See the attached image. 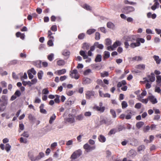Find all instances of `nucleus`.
<instances>
[{"label":"nucleus","mask_w":161,"mask_h":161,"mask_svg":"<svg viewBox=\"0 0 161 161\" xmlns=\"http://www.w3.org/2000/svg\"><path fill=\"white\" fill-rule=\"evenodd\" d=\"M45 156L44 154L42 152H40L38 155L35 157L32 151H29L28 153V156L31 161H38L41 159Z\"/></svg>","instance_id":"1"},{"label":"nucleus","mask_w":161,"mask_h":161,"mask_svg":"<svg viewBox=\"0 0 161 161\" xmlns=\"http://www.w3.org/2000/svg\"><path fill=\"white\" fill-rule=\"evenodd\" d=\"M124 38L125 41L124 42L125 47V48H128L130 45L129 43L130 44L133 42H135L136 37L135 36L132 35L125 36L124 37Z\"/></svg>","instance_id":"2"},{"label":"nucleus","mask_w":161,"mask_h":161,"mask_svg":"<svg viewBox=\"0 0 161 161\" xmlns=\"http://www.w3.org/2000/svg\"><path fill=\"white\" fill-rule=\"evenodd\" d=\"M136 42H133L130 43V46L132 48H134L137 47L139 46L140 45V42L144 43L145 42V40L142 38H137L136 39Z\"/></svg>","instance_id":"3"},{"label":"nucleus","mask_w":161,"mask_h":161,"mask_svg":"<svg viewBox=\"0 0 161 161\" xmlns=\"http://www.w3.org/2000/svg\"><path fill=\"white\" fill-rule=\"evenodd\" d=\"M64 122L66 123H69L70 124H72L75 122L74 115L69 114V115L68 117L64 119Z\"/></svg>","instance_id":"4"},{"label":"nucleus","mask_w":161,"mask_h":161,"mask_svg":"<svg viewBox=\"0 0 161 161\" xmlns=\"http://www.w3.org/2000/svg\"><path fill=\"white\" fill-rule=\"evenodd\" d=\"M123 12L128 14L135 11V8L132 6H127L123 8L122 9Z\"/></svg>","instance_id":"5"},{"label":"nucleus","mask_w":161,"mask_h":161,"mask_svg":"<svg viewBox=\"0 0 161 161\" xmlns=\"http://www.w3.org/2000/svg\"><path fill=\"white\" fill-rule=\"evenodd\" d=\"M81 154V151L80 150H77L74 152L71 155V158L74 160L79 157Z\"/></svg>","instance_id":"6"},{"label":"nucleus","mask_w":161,"mask_h":161,"mask_svg":"<svg viewBox=\"0 0 161 161\" xmlns=\"http://www.w3.org/2000/svg\"><path fill=\"white\" fill-rule=\"evenodd\" d=\"M71 73L70 74V76L72 78H74L75 79H78L79 78L78 75L77 70L75 69L70 72Z\"/></svg>","instance_id":"7"},{"label":"nucleus","mask_w":161,"mask_h":161,"mask_svg":"<svg viewBox=\"0 0 161 161\" xmlns=\"http://www.w3.org/2000/svg\"><path fill=\"white\" fill-rule=\"evenodd\" d=\"M95 92L93 91H87L86 93V98L87 99L92 98L94 96Z\"/></svg>","instance_id":"8"},{"label":"nucleus","mask_w":161,"mask_h":161,"mask_svg":"<svg viewBox=\"0 0 161 161\" xmlns=\"http://www.w3.org/2000/svg\"><path fill=\"white\" fill-rule=\"evenodd\" d=\"M148 100L153 104H156L158 102L156 98L153 95L148 96Z\"/></svg>","instance_id":"9"},{"label":"nucleus","mask_w":161,"mask_h":161,"mask_svg":"<svg viewBox=\"0 0 161 161\" xmlns=\"http://www.w3.org/2000/svg\"><path fill=\"white\" fill-rule=\"evenodd\" d=\"M84 148L86 150L87 152H88L94 149L95 147H91L88 144L86 143L84 145Z\"/></svg>","instance_id":"10"},{"label":"nucleus","mask_w":161,"mask_h":161,"mask_svg":"<svg viewBox=\"0 0 161 161\" xmlns=\"http://www.w3.org/2000/svg\"><path fill=\"white\" fill-rule=\"evenodd\" d=\"M93 108L95 110L99 111L101 113L103 112L105 110V107H100L97 105H95L93 107Z\"/></svg>","instance_id":"11"},{"label":"nucleus","mask_w":161,"mask_h":161,"mask_svg":"<svg viewBox=\"0 0 161 161\" xmlns=\"http://www.w3.org/2000/svg\"><path fill=\"white\" fill-rule=\"evenodd\" d=\"M101 124H105L107 125H109L111 124L110 121L108 119H102L100 121Z\"/></svg>","instance_id":"12"},{"label":"nucleus","mask_w":161,"mask_h":161,"mask_svg":"<svg viewBox=\"0 0 161 161\" xmlns=\"http://www.w3.org/2000/svg\"><path fill=\"white\" fill-rule=\"evenodd\" d=\"M153 2H154V3L153 5L151 7V8L153 10H155L156 8L159 7V4L158 2V0H154Z\"/></svg>","instance_id":"13"},{"label":"nucleus","mask_w":161,"mask_h":161,"mask_svg":"<svg viewBox=\"0 0 161 161\" xmlns=\"http://www.w3.org/2000/svg\"><path fill=\"white\" fill-rule=\"evenodd\" d=\"M99 96L101 97L109 98L110 97V94L108 93L104 94L100 90L99 91Z\"/></svg>","instance_id":"14"},{"label":"nucleus","mask_w":161,"mask_h":161,"mask_svg":"<svg viewBox=\"0 0 161 161\" xmlns=\"http://www.w3.org/2000/svg\"><path fill=\"white\" fill-rule=\"evenodd\" d=\"M153 58H154L157 64H159L160 63L161 59L159 58L158 56L154 55L153 56Z\"/></svg>","instance_id":"15"},{"label":"nucleus","mask_w":161,"mask_h":161,"mask_svg":"<svg viewBox=\"0 0 161 161\" xmlns=\"http://www.w3.org/2000/svg\"><path fill=\"white\" fill-rule=\"evenodd\" d=\"M125 113L127 114L125 116V119H130L131 118V111L130 110H128L126 111Z\"/></svg>","instance_id":"16"},{"label":"nucleus","mask_w":161,"mask_h":161,"mask_svg":"<svg viewBox=\"0 0 161 161\" xmlns=\"http://www.w3.org/2000/svg\"><path fill=\"white\" fill-rule=\"evenodd\" d=\"M147 77L149 78V80L152 82H153L155 80V75L153 73H151L150 75L147 76Z\"/></svg>","instance_id":"17"},{"label":"nucleus","mask_w":161,"mask_h":161,"mask_svg":"<svg viewBox=\"0 0 161 161\" xmlns=\"http://www.w3.org/2000/svg\"><path fill=\"white\" fill-rule=\"evenodd\" d=\"M59 149H58L54 154L53 157L55 158H58V159H60L61 158V156L59 155Z\"/></svg>","instance_id":"18"},{"label":"nucleus","mask_w":161,"mask_h":161,"mask_svg":"<svg viewBox=\"0 0 161 161\" xmlns=\"http://www.w3.org/2000/svg\"><path fill=\"white\" fill-rule=\"evenodd\" d=\"M142 97L140 96L139 97L138 99L139 101H140L142 103H143L147 104V103L148 100V98H147L146 99H142Z\"/></svg>","instance_id":"19"},{"label":"nucleus","mask_w":161,"mask_h":161,"mask_svg":"<svg viewBox=\"0 0 161 161\" xmlns=\"http://www.w3.org/2000/svg\"><path fill=\"white\" fill-rule=\"evenodd\" d=\"M66 72V70L65 69H62L58 70L55 73H57V74L58 75H60L64 74Z\"/></svg>","instance_id":"20"},{"label":"nucleus","mask_w":161,"mask_h":161,"mask_svg":"<svg viewBox=\"0 0 161 161\" xmlns=\"http://www.w3.org/2000/svg\"><path fill=\"white\" fill-rule=\"evenodd\" d=\"M99 141L101 142H104L106 141L105 137L103 135H100L98 138Z\"/></svg>","instance_id":"21"},{"label":"nucleus","mask_w":161,"mask_h":161,"mask_svg":"<svg viewBox=\"0 0 161 161\" xmlns=\"http://www.w3.org/2000/svg\"><path fill=\"white\" fill-rule=\"evenodd\" d=\"M94 46L95 47L101 49H103L104 47L103 44H99L98 42H95L94 44Z\"/></svg>","instance_id":"22"},{"label":"nucleus","mask_w":161,"mask_h":161,"mask_svg":"<svg viewBox=\"0 0 161 161\" xmlns=\"http://www.w3.org/2000/svg\"><path fill=\"white\" fill-rule=\"evenodd\" d=\"M145 68V65L144 64H140L136 66V68L139 69H144Z\"/></svg>","instance_id":"23"},{"label":"nucleus","mask_w":161,"mask_h":161,"mask_svg":"<svg viewBox=\"0 0 161 161\" xmlns=\"http://www.w3.org/2000/svg\"><path fill=\"white\" fill-rule=\"evenodd\" d=\"M121 44V43L120 42L117 41L114 43L113 45V47H114V49H115L118 46H120Z\"/></svg>","instance_id":"24"},{"label":"nucleus","mask_w":161,"mask_h":161,"mask_svg":"<svg viewBox=\"0 0 161 161\" xmlns=\"http://www.w3.org/2000/svg\"><path fill=\"white\" fill-rule=\"evenodd\" d=\"M43 75V72L42 70H40L37 73L38 78L39 80H41Z\"/></svg>","instance_id":"25"},{"label":"nucleus","mask_w":161,"mask_h":161,"mask_svg":"<svg viewBox=\"0 0 161 161\" xmlns=\"http://www.w3.org/2000/svg\"><path fill=\"white\" fill-rule=\"evenodd\" d=\"M57 64L60 66H62L64 65L65 64L64 61L63 60H60L57 61Z\"/></svg>","instance_id":"26"},{"label":"nucleus","mask_w":161,"mask_h":161,"mask_svg":"<svg viewBox=\"0 0 161 161\" xmlns=\"http://www.w3.org/2000/svg\"><path fill=\"white\" fill-rule=\"evenodd\" d=\"M101 58L102 57L101 55H97L95 59V61L96 62H101L102 60Z\"/></svg>","instance_id":"27"},{"label":"nucleus","mask_w":161,"mask_h":161,"mask_svg":"<svg viewBox=\"0 0 161 161\" xmlns=\"http://www.w3.org/2000/svg\"><path fill=\"white\" fill-rule=\"evenodd\" d=\"M56 117V116L55 114H53L50 118L49 120V123L50 124H52L53 121L55 120Z\"/></svg>","instance_id":"28"},{"label":"nucleus","mask_w":161,"mask_h":161,"mask_svg":"<svg viewBox=\"0 0 161 161\" xmlns=\"http://www.w3.org/2000/svg\"><path fill=\"white\" fill-rule=\"evenodd\" d=\"M144 125L143 122L140 121L137 123L136 124V127L140 129Z\"/></svg>","instance_id":"29"},{"label":"nucleus","mask_w":161,"mask_h":161,"mask_svg":"<svg viewBox=\"0 0 161 161\" xmlns=\"http://www.w3.org/2000/svg\"><path fill=\"white\" fill-rule=\"evenodd\" d=\"M83 8L88 10H91L92 7L87 4H85L83 6Z\"/></svg>","instance_id":"30"},{"label":"nucleus","mask_w":161,"mask_h":161,"mask_svg":"<svg viewBox=\"0 0 161 161\" xmlns=\"http://www.w3.org/2000/svg\"><path fill=\"white\" fill-rule=\"evenodd\" d=\"M124 3L125 4H128L132 5H135L136 4V3L133 2H129L127 0H125L124 1Z\"/></svg>","instance_id":"31"},{"label":"nucleus","mask_w":161,"mask_h":161,"mask_svg":"<svg viewBox=\"0 0 161 161\" xmlns=\"http://www.w3.org/2000/svg\"><path fill=\"white\" fill-rule=\"evenodd\" d=\"M148 82L149 80L147 79H145L144 81V82L145 83L147 82L146 85V88L147 89L150 88L151 87V84L148 83Z\"/></svg>","instance_id":"32"},{"label":"nucleus","mask_w":161,"mask_h":161,"mask_svg":"<svg viewBox=\"0 0 161 161\" xmlns=\"http://www.w3.org/2000/svg\"><path fill=\"white\" fill-rule=\"evenodd\" d=\"M83 116L82 114H80L77 115L76 117V120H81L83 119Z\"/></svg>","instance_id":"33"},{"label":"nucleus","mask_w":161,"mask_h":161,"mask_svg":"<svg viewBox=\"0 0 161 161\" xmlns=\"http://www.w3.org/2000/svg\"><path fill=\"white\" fill-rule=\"evenodd\" d=\"M145 148V147L144 145H142L139 146L137 148V150L138 151H144Z\"/></svg>","instance_id":"34"},{"label":"nucleus","mask_w":161,"mask_h":161,"mask_svg":"<svg viewBox=\"0 0 161 161\" xmlns=\"http://www.w3.org/2000/svg\"><path fill=\"white\" fill-rule=\"evenodd\" d=\"M95 31L96 30L95 29H90L87 31V33L88 35H91L94 33Z\"/></svg>","instance_id":"35"},{"label":"nucleus","mask_w":161,"mask_h":161,"mask_svg":"<svg viewBox=\"0 0 161 161\" xmlns=\"http://www.w3.org/2000/svg\"><path fill=\"white\" fill-rule=\"evenodd\" d=\"M107 26L108 28H109L110 29H113L114 27V24L113 23H112L111 22H108L107 23Z\"/></svg>","instance_id":"36"},{"label":"nucleus","mask_w":161,"mask_h":161,"mask_svg":"<svg viewBox=\"0 0 161 161\" xmlns=\"http://www.w3.org/2000/svg\"><path fill=\"white\" fill-rule=\"evenodd\" d=\"M82 47L84 49L88 50L89 48V44L87 43H84L83 44Z\"/></svg>","instance_id":"37"},{"label":"nucleus","mask_w":161,"mask_h":161,"mask_svg":"<svg viewBox=\"0 0 161 161\" xmlns=\"http://www.w3.org/2000/svg\"><path fill=\"white\" fill-rule=\"evenodd\" d=\"M122 107L123 109L125 108H126L128 106V104L125 101H123L121 103Z\"/></svg>","instance_id":"38"},{"label":"nucleus","mask_w":161,"mask_h":161,"mask_svg":"<svg viewBox=\"0 0 161 161\" xmlns=\"http://www.w3.org/2000/svg\"><path fill=\"white\" fill-rule=\"evenodd\" d=\"M95 39L97 40H99L100 38V34L98 32H96L95 34Z\"/></svg>","instance_id":"39"},{"label":"nucleus","mask_w":161,"mask_h":161,"mask_svg":"<svg viewBox=\"0 0 161 161\" xmlns=\"http://www.w3.org/2000/svg\"><path fill=\"white\" fill-rule=\"evenodd\" d=\"M104 58H109L110 56V53L108 51H105L104 52Z\"/></svg>","instance_id":"40"},{"label":"nucleus","mask_w":161,"mask_h":161,"mask_svg":"<svg viewBox=\"0 0 161 161\" xmlns=\"http://www.w3.org/2000/svg\"><path fill=\"white\" fill-rule=\"evenodd\" d=\"M11 148V146L9 144H7L6 145L5 149L7 152H9L10 149Z\"/></svg>","instance_id":"41"},{"label":"nucleus","mask_w":161,"mask_h":161,"mask_svg":"<svg viewBox=\"0 0 161 161\" xmlns=\"http://www.w3.org/2000/svg\"><path fill=\"white\" fill-rule=\"evenodd\" d=\"M142 60V58L140 56H135L132 58L133 60H136L137 61H140Z\"/></svg>","instance_id":"42"},{"label":"nucleus","mask_w":161,"mask_h":161,"mask_svg":"<svg viewBox=\"0 0 161 161\" xmlns=\"http://www.w3.org/2000/svg\"><path fill=\"white\" fill-rule=\"evenodd\" d=\"M131 144L133 145L136 146L138 145V142L137 140L136 139H133Z\"/></svg>","instance_id":"43"},{"label":"nucleus","mask_w":161,"mask_h":161,"mask_svg":"<svg viewBox=\"0 0 161 161\" xmlns=\"http://www.w3.org/2000/svg\"><path fill=\"white\" fill-rule=\"evenodd\" d=\"M55 96L56 97V98L55 99L54 101L56 103H59L60 102V96L58 95H56Z\"/></svg>","instance_id":"44"},{"label":"nucleus","mask_w":161,"mask_h":161,"mask_svg":"<svg viewBox=\"0 0 161 161\" xmlns=\"http://www.w3.org/2000/svg\"><path fill=\"white\" fill-rule=\"evenodd\" d=\"M110 112L112 115L113 117L114 118H115L116 116V114L115 112V111L112 109H111L110 110Z\"/></svg>","instance_id":"45"},{"label":"nucleus","mask_w":161,"mask_h":161,"mask_svg":"<svg viewBox=\"0 0 161 161\" xmlns=\"http://www.w3.org/2000/svg\"><path fill=\"white\" fill-rule=\"evenodd\" d=\"M63 54L65 56H67L70 54V52L67 50H65L63 51Z\"/></svg>","instance_id":"46"},{"label":"nucleus","mask_w":161,"mask_h":161,"mask_svg":"<svg viewBox=\"0 0 161 161\" xmlns=\"http://www.w3.org/2000/svg\"><path fill=\"white\" fill-rule=\"evenodd\" d=\"M106 44L107 45H110L112 43L111 41L109 39H107L105 40Z\"/></svg>","instance_id":"47"},{"label":"nucleus","mask_w":161,"mask_h":161,"mask_svg":"<svg viewBox=\"0 0 161 161\" xmlns=\"http://www.w3.org/2000/svg\"><path fill=\"white\" fill-rule=\"evenodd\" d=\"M101 77H104L105 76H108V73L107 72H104L103 73H100Z\"/></svg>","instance_id":"48"},{"label":"nucleus","mask_w":161,"mask_h":161,"mask_svg":"<svg viewBox=\"0 0 161 161\" xmlns=\"http://www.w3.org/2000/svg\"><path fill=\"white\" fill-rule=\"evenodd\" d=\"M28 71L31 73V74H32L34 75H35L36 74V71L33 68H32L31 69L29 70Z\"/></svg>","instance_id":"49"},{"label":"nucleus","mask_w":161,"mask_h":161,"mask_svg":"<svg viewBox=\"0 0 161 161\" xmlns=\"http://www.w3.org/2000/svg\"><path fill=\"white\" fill-rule=\"evenodd\" d=\"M91 70L90 69H87L84 71V74L85 75H87L89 74L90 73H91Z\"/></svg>","instance_id":"50"},{"label":"nucleus","mask_w":161,"mask_h":161,"mask_svg":"<svg viewBox=\"0 0 161 161\" xmlns=\"http://www.w3.org/2000/svg\"><path fill=\"white\" fill-rule=\"evenodd\" d=\"M53 56L54 54L53 53H51L48 56V59L49 61H51L53 60Z\"/></svg>","instance_id":"51"},{"label":"nucleus","mask_w":161,"mask_h":161,"mask_svg":"<svg viewBox=\"0 0 161 161\" xmlns=\"http://www.w3.org/2000/svg\"><path fill=\"white\" fill-rule=\"evenodd\" d=\"M52 38H51V39H50V40L48 41L47 42V44L49 46H52L53 45V41L52 40Z\"/></svg>","instance_id":"52"},{"label":"nucleus","mask_w":161,"mask_h":161,"mask_svg":"<svg viewBox=\"0 0 161 161\" xmlns=\"http://www.w3.org/2000/svg\"><path fill=\"white\" fill-rule=\"evenodd\" d=\"M42 92L43 94H47L49 93V91L47 89L45 88L42 90Z\"/></svg>","instance_id":"53"},{"label":"nucleus","mask_w":161,"mask_h":161,"mask_svg":"<svg viewBox=\"0 0 161 161\" xmlns=\"http://www.w3.org/2000/svg\"><path fill=\"white\" fill-rule=\"evenodd\" d=\"M142 104L140 103H136L135 105V107L137 109H139L141 107Z\"/></svg>","instance_id":"54"},{"label":"nucleus","mask_w":161,"mask_h":161,"mask_svg":"<svg viewBox=\"0 0 161 161\" xmlns=\"http://www.w3.org/2000/svg\"><path fill=\"white\" fill-rule=\"evenodd\" d=\"M28 119L31 120H33L35 119V118L33 117L31 114H29L28 116Z\"/></svg>","instance_id":"55"},{"label":"nucleus","mask_w":161,"mask_h":161,"mask_svg":"<svg viewBox=\"0 0 161 161\" xmlns=\"http://www.w3.org/2000/svg\"><path fill=\"white\" fill-rule=\"evenodd\" d=\"M16 96L18 97L20 96L21 95V93L19 90H17L14 94Z\"/></svg>","instance_id":"56"},{"label":"nucleus","mask_w":161,"mask_h":161,"mask_svg":"<svg viewBox=\"0 0 161 161\" xmlns=\"http://www.w3.org/2000/svg\"><path fill=\"white\" fill-rule=\"evenodd\" d=\"M66 94L68 96H71L73 94L74 92L72 91H69L66 92Z\"/></svg>","instance_id":"57"},{"label":"nucleus","mask_w":161,"mask_h":161,"mask_svg":"<svg viewBox=\"0 0 161 161\" xmlns=\"http://www.w3.org/2000/svg\"><path fill=\"white\" fill-rule=\"evenodd\" d=\"M1 84L2 87H6L7 86V83L4 81L1 82Z\"/></svg>","instance_id":"58"},{"label":"nucleus","mask_w":161,"mask_h":161,"mask_svg":"<svg viewBox=\"0 0 161 161\" xmlns=\"http://www.w3.org/2000/svg\"><path fill=\"white\" fill-rule=\"evenodd\" d=\"M147 94V92L146 91H145V90H143V92H142L141 94V95H139V97L140 96H142V97H143L144 96H145Z\"/></svg>","instance_id":"59"},{"label":"nucleus","mask_w":161,"mask_h":161,"mask_svg":"<svg viewBox=\"0 0 161 161\" xmlns=\"http://www.w3.org/2000/svg\"><path fill=\"white\" fill-rule=\"evenodd\" d=\"M67 78V76L66 75H64L61 76L60 78V80L61 81H63L65 80Z\"/></svg>","instance_id":"60"},{"label":"nucleus","mask_w":161,"mask_h":161,"mask_svg":"<svg viewBox=\"0 0 161 161\" xmlns=\"http://www.w3.org/2000/svg\"><path fill=\"white\" fill-rule=\"evenodd\" d=\"M116 132V130L115 129H112L109 132V134L112 135L114 134Z\"/></svg>","instance_id":"61"},{"label":"nucleus","mask_w":161,"mask_h":161,"mask_svg":"<svg viewBox=\"0 0 161 161\" xmlns=\"http://www.w3.org/2000/svg\"><path fill=\"white\" fill-rule=\"evenodd\" d=\"M85 83H90L91 82V80L88 78H86L84 81Z\"/></svg>","instance_id":"62"},{"label":"nucleus","mask_w":161,"mask_h":161,"mask_svg":"<svg viewBox=\"0 0 161 161\" xmlns=\"http://www.w3.org/2000/svg\"><path fill=\"white\" fill-rule=\"evenodd\" d=\"M73 141L72 140H69L66 142V145L67 146L71 145L73 144Z\"/></svg>","instance_id":"63"},{"label":"nucleus","mask_w":161,"mask_h":161,"mask_svg":"<svg viewBox=\"0 0 161 161\" xmlns=\"http://www.w3.org/2000/svg\"><path fill=\"white\" fill-rule=\"evenodd\" d=\"M157 82L158 83H160L161 82V77L160 76H157Z\"/></svg>","instance_id":"64"}]
</instances>
